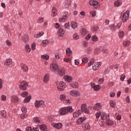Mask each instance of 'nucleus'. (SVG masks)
I'll return each instance as SVG.
<instances>
[{
	"label": "nucleus",
	"mask_w": 131,
	"mask_h": 131,
	"mask_svg": "<svg viewBox=\"0 0 131 131\" xmlns=\"http://www.w3.org/2000/svg\"><path fill=\"white\" fill-rule=\"evenodd\" d=\"M74 112V110L72 106H68L67 107H64L60 109L59 110V115H67L69 113H72Z\"/></svg>",
	"instance_id": "nucleus-1"
},
{
	"label": "nucleus",
	"mask_w": 131,
	"mask_h": 131,
	"mask_svg": "<svg viewBox=\"0 0 131 131\" xmlns=\"http://www.w3.org/2000/svg\"><path fill=\"white\" fill-rule=\"evenodd\" d=\"M93 70H98L102 65V63L100 62H95V58H92L88 63V66L90 67L92 66Z\"/></svg>",
	"instance_id": "nucleus-2"
},
{
	"label": "nucleus",
	"mask_w": 131,
	"mask_h": 131,
	"mask_svg": "<svg viewBox=\"0 0 131 131\" xmlns=\"http://www.w3.org/2000/svg\"><path fill=\"white\" fill-rule=\"evenodd\" d=\"M59 68L60 67H59L57 62H53L52 63L50 66V69L52 72H56V71H58Z\"/></svg>",
	"instance_id": "nucleus-3"
},
{
	"label": "nucleus",
	"mask_w": 131,
	"mask_h": 131,
	"mask_svg": "<svg viewBox=\"0 0 131 131\" xmlns=\"http://www.w3.org/2000/svg\"><path fill=\"white\" fill-rule=\"evenodd\" d=\"M35 107L36 108H39V107H41L42 108H44V107H46V105H45V101H43V100H36L35 102Z\"/></svg>",
	"instance_id": "nucleus-4"
},
{
	"label": "nucleus",
	"mask_w": 131,
	"mask_h": 131,
	"mask_svg": "<svg viewBox=\"0 0 131 131\" xmlns=\"http://www.w3.org/2000/svg\"><path fill=\"white\" fill-rule=\"evenodd\" d=\"M66 89V83L63 81H60L57 85V89L60 92H62L64 89Z\"/></svg>",
	"instance_id": "nucleus-5"
},
{
	"label": "nucleus",
	"mask_w": 131,
	"mask_h": 131,
	"mask_svg": "<svg viewBox=\"0 0 131 131\" xmlns=\"http://www.w3.org/2000/svg\"><path fill=\"white\" fill-rule=\"evenodd\" d=\"M129 18V11H126L122 16V22H126Z\"/></svg>",
	"instance_id": "nucleus-6"
},
{
	"label": "nucleus",
	"mask_w": 131,
	"mask_h": 131,
	"mask_svg": "<svg viewBox=\"0 0 131 131\" xmlns=\"http://www.w3.org/2000/svg\"><path fill=\"white\" fill-rule=\"evenodd\" d=\"M89 4L91 6H93L94 9H99L100 7L99 2L96 1L91 0L89 2Z\"/></svg>",
	"instance_id": "nucleus-7"
},
{
	"label": "nucleus",
	"mask_w": 131,
	"mask_h": 131,
	"mask_svg": "<svg viewBox=\"0 0 131 131\" xmlns=\"http://www.w3.org/2000/svg\"><path fill=\"white\" fill-rule=\"evenodd\" d=\"M122 24V23H121V22H119V23H118V24H117L116 26H115V25H110L109 26H110V28H111L112 30L115 31L116 29H119V28H120Z\"/></svg>",
	"instance_id": "nucleus-8"
},
{
	"label": "nucleus",
	"mask_w": 131,
	"mask_h": 131,
	"mask_svg": "<svg viewBox=\"0 0 131 131\" xmlns=\"http://www.w3.org/2000/svg\"><path fill=\"white\" fill-rule=\"evenodd\" d=\"M108 118H110V115L109 114L101 113V119L102 120H107Z\"/></svg>",
	"instance_id": "nucleus-9"
},
{
	"label": "nucleus",
	"mask_w": 131,
	"mask_h": 131,
	"mask_svg": "<svg viewBox=\"0 0 131 131\" xmlns=\"http://www.w3.org/2000/svg\"><path fill=\"white\" fill-rule=\"evenodd\" d=\"M81 112H84V113H86V114H89L90 113V110L86 108V105L82 104L81 106Z\"/></svg>",
	"instance_id": "nucleus-10"
},
{
	"label": "nucleus",
	"mask_w": 131,
	"mask_h": 131,
	"mask_svg": "<svg viewBox=\"0 0 131 131\" xmlns=\"http://www.w3.org/2000/svg\"><path fill=\"white\" fill-rule=\"evenodd\" d=\"M57 74L59 76H63L65 75V69H64V68H59L57 70Z\"/></svg>",
	"instance_id": "nucleus-11"
},
{
	"label": "nucleus",
	"mask_w": 131,
	"mask_h": 131,
	"mask_svg": "<svg viewBox=\"0 0 131 131\" xmlns=\"http://www.w3.org/2000/svg\"><path fill=\"white\" fill-rule=\"evenodd\" d=\"M70 94L71 96H73V97H78L80 96V93L77 90H73L70 92Z\"/></svg>",
	"instance_id": "nucleus-12"
},
{
	"label": "nucleus",
	"mask_w": 131,
	"mask_h": 131,
	"mask_svg": "<svg viewBox=\"0 0 131 131\" xmlns=\"http://www.w3.org/2000/svg\"><path fill=\"white\" fill-rule=\"evenodd\" d=\"M26 85H27V82H26V81H23L21 82L19 86L20 90L25 91V90L27 89Z\"/></svg>",
	"instance_id": "nucleus-13"
},
{
	"label": "nucleus",
	"mask_w": 131,
	"mask_h": 131,
	"mask_svg": "<svg viewBox=\"0 0 131 131\" xmlns=\"http://www.w3.org/2000/svg\"><path fill=\"white\" fill-rule=\"evenodd\" d=\"M65 34V31L62 29H59L57 32V35L59 37H63Z\"/></svg>",
	"instance_id": "nucleus-14"
},
{
	"label": "nucleus",
	"mask_w": 131,
	"mask_h": 131,
	"mask_svg": "<svg viewBox=\"0 0 131 131\" xmlns=\"http://www.w3.org/2000/svg\"><path fill=\"white\" fill-rule=\"evenodd\" d=\"M52 126L57 129H60V128H62V126H63V125H62V123H58L52 124Z\"/></svg>",
	"instance_id": "nucleus-15"
},
{
	"label": "nucleus",
	"mask_w": 131,
	"mask_h": 131,
	"mask_svg": "<svg viewBox=\"0 0 131 131\" xmlns=\"http://www.w3.org/2000/svg\"><path fill=\"white\" fill-rule=\"evenodd\" d=\"M94 110H101L102 109V104L100 103H97L94 106Z\"/></svg>",
	"instance_id": "nucleus-16"
},
{
	"label": "nucleus",
	"mask_w": 131,
	"mask_h": 131,
	"mask_svg": "<svg viewBox=\"0 0 131 131\" xmlns=\"http://www.w3.org/2000/svg\"><path fill=\"white\" fill-rule=\"evenodd\" d=\"M58 14V10H57V8L56 7H53L52 10V14L51 15L52 17H56Z\"/></svg>",
	"instance_id": "nucleus-17"
},
{
	"label": "nucleus",
	"mask_w": 131,
	"mask_h": 131,
	"mask_svg": "<svg viewBox=\"0 0 131 131\" xmlns=\"http://www.w3.org/2000/svg\"><path fill=\"white\" fill-rule=\"evenodd\" d=\"M49 80H50V74H46L43 78V81L45 83H47V82H48Z\"/></svg>",
	"instance_id": "nucleus-18"
},
{
	"label": "nucleus",
	"mask_w": 131,
	"mask_h": 131,
	"mask_svg": "<svg viewBox=\"0 0 131 131\" xmlns=\"http://www.w3.org/2000/svg\"><path fill=\"white\" fill-rule=\"evenodd\" d=\"M70 85L71 88L73 89H78L79 85H78V83L77 82H74L73 83H71Z\"/></svg>",
	"instance_id": "nucleus-19"
},
{
	"label": "nucleus",
	"mask_w": 131,
	"mask_h": 131,
	"mask_svg": "<svg viewBox=\"0 0 131 131\" xmlns=\"http://www.w3.org/2000/svg\"><path fill=\"white\" fill-rule=\"evenodd\" d=\"M85 119H86L85 117H81L79 118L76 121L77 124H81L83 121H85Z\"/></svg>",
	"instance_id": "nucleus-20"
},
{
	"label": "nucleus",
	"mask_w": 131,
	"mask_h": 131,
	"mask_svg": "<svg viewBox=\"0 0 131 131\" xmlns=\"http://www.w3.org/2000/svg\"><path fill=\"white\" fill-rule=\"evenodd\" d=\"M20 67L22 70H23V71H24L25 72H27V71H28L29 68L27 65L22 63L20 64Z\"/></svg>",
	"instance_id": "nucleus-21"
},
{
	"label": "nucleus",
	"mask_w": 131,
	"mask_h": 131,
	"mask_svg": "<svg viewBox=\"0 0 131 131\" xmlns=\"http://www.w3.org/2000/svg\"><path fill=\"white\" fill-rule=\"evenodd\" d=\"M91 85L94 91H99L100 90V85H96L94 83H91Z\"/></svg>",
	"instance_id": "nucleus-22"
},
{
	"label": "nucleus",
	"mask_w": 131,
	"mask_h": 131,
	"mask_svg": "<svg viewBox=\"0 0 131 131\" xmlns=\"http://www.w3.org/2000/svg\"><path fill=\"white\" fill-rule=\"evenodd\" d=\"M83 128H84L86 130H89L91 129V126L88 123H84L82 125Z\"/></svg>",
	"instance_id": "nucleus-23"
},
{
	"label": "nucleus",
	"mask_w": 131,
	"mask_h": 131,
	"mask_svg": "<svg viewBox=\"0 0 131 131\" xmlns=\"http://www.w3.org/2000/svg\"><path fill=\"white\" fill-rule=\"evenodd\" d=\"M109 103H110V106L111 108H115L116 106V102H115V101L112 100H110Z\"/></svg>",
	"instance_id": "nucleus-24"
},
{
	"label": "nucleus",
	"mask_w": 131,
	"mask_h": 131,
	"mask_svg": "<svg viewBox=\"0 0 131 131\" xmlns=\"http://www.w3.org/2000/svg\"><path fill=\"white\" fill-rule=\"evenodd\" d=\"M38 127L40 130H47V126L45 124L38 125Z\"/></svg>",
	"instance_id": "nucleus-25"
},
{
	"label": "nucleus",
	"mask_w": 131,
	"mask_h": 131,
	"mask_svg": "<svg viewBox=\"0 0 131 131\" xmlns=\"http://www.w3.org/2000/svg\"><path fill=\"white\" fill-rule=\"evenodd\" d=\"M80 114H81V111L78 110V111L73 113V116L74 117L77 118V117H78Z\"/></svg>",
	"instance_id": "nucleus-26"
},
{
	"label": "nucleus",
	"mask_w": 131,
	"mask_h": 131,
	"mask_svg": "<svg viewBox=\"0 0 131 131\" xmlns=\"http://www.w3.org/2000/svg\"><path fill=\"white\" fill-rule=\"evenodd\" d=\"M49 43H50V41L49 40H44L42 41V43H41V46H42L43 47H47V46H48V45H49Z\"/></svg>",
	"instance_id": "nucleus-27"
},
{
	"label": "nucleus",
	"mask_w": 131,
	"mask_h": 131,
	"mask_svg": "<svg viewBox=\"0 0 131 131\" xmlns=\"http://www.w3.org/2000/svg\"><path fill=\"white\" fill-rule=\"evenodd\" d=\"M64 79L66 81H67V82H71L72 81V77L69 76H66L64 77Z\"/></svg>",
	"instance_id": "nucleus-28"
},
{
	"label": "nucleus",
	"mask_w": 131,
	"mask_h": 131,
	"mask_svg": "<svg viewBox=\"0 0 131 131\" xmlns=\"http://www.w3.org/2000/svg\"><path fill=\"white\" fill-rule=\"evenodd\" d=\"M11 100L12 102H14V103H17L19 101V98L16 96H13L11 97Z\"/></svg>",
	"instance_id": "nucleus-29"
},
{
	"label": "nucleus",
	"mask_w": 131,
	"mask_h": 131,
	"mask_svg": "<svg viewBox=\"0 0 131 131\" xmlns=\"http://www.w3.org/2000/svg\"><path fill=\"white\" fill-rule=\"evenodd\" d=\"M106 123L107 125H113L114 121L110 120V118H108L107 120L106 121Z\"/></svg>",
	"instance_id": "nucleus-30"
},
{
	"label": "nucleus",
	"mask_w": 131,
	"mask_h": 131,
	"mask_svg": "<svg viewBox=\"0 0 131 131\" xmlns=\"http://www.w3.org/2000/svg\"><path fill=\"white\" fill-rule=\"evenodd\" d=\"M12 59H7L6 60V61L5 62V65L6 66H9V65H11L12 64Z\"/></svg>",
	"instance_id": "nucleus-31"
},
{
	"label": "nucleus",
	"mask_w": 131,
	"mask_h": 131,
	"mask_svg": "<svg viewBox=\"0 0 131 131\" xmlns=\"http://www.w3.org/2000/svg\"><path fill=\"white\" fill-rule=\"evenodd\" d=\"M66 52L67 55L69 56V57H70V56L72 55V51L71 50V49H70V48L67 49Z\"/></svg>",
	"instance_id": "nucleus-32"
},
{
	"label": "nucleus",
	"mask_w": 131,
	"mask_h": 131,
	"mask_svg": "<svg viewBox=\"0 0 131 131\" xmlns=\"http://www.w3.org/2000/svg\"><path fill=\"white\" fill-rule=\"evenodd\" d=\"M30 100H31V96H27L24 99V102H25V103H29V102H30Z\"/></svg>",
	"instance_id": "nucleus-33"
},
{
	"label": "nucleus",
	"mask_w": 131,
	"mask_h": 131,
	"mask_svg": "<svg viewBox=\"0 0 131 131\" xmlns=\"http://www.w3.org/2000/svg\"><path fill=\"white\" fill-rule=\"evenodd\" d=\"M29 39V37L27 35H25L23 37V40L25 43L27 42Z\"/></svg>",
	"instance_id": "nucleus-34"
},
{
	"label": "nucleus",
	"mask_w": 131,
	"mask_h": 131,
	"mask_svg": "<svg viewBox=\"0 0 131 131\" xmlns=\"http://www.w3.org/2000/svg\"><path fill=\"white\" fill-rule=\"evenodd\" d=\"M81 34H82V35L84 36V35H86V34H88V31L85 29H81Z\"/></svg>",
	"instance_id": "nucleus-35"
},
{
	"label": "nucleus",
	"mask_w": 131,
	"mask_h": 131,
	"mask_svg": "<svg viewBox=\"0 0 131 131\" xmlns=\"http://www.w3.org/2000/svg\"><path fill=\"white\" fill-rule=\"evenodd\" d=\"M123 45L125 47H128L130 45V42L129 40H126L123 42Z\"/></svg>",
	"instance_id": "nucleus-36"
},
{
	"label": "nucleus",
	"mask_w": 131,
	"mask_h": 131,
	"mask_svg": "<svg viewBox=\"0 0 131 131\" xmlns=\"http://www.w3.org/2000/svg\"><path fill=\"white\" fill-rule=\"evenodd\" d=\"M66 20H67V18L66 16H63L61 18L59 19V22H66Z\"/></svg>",
	"instance_id": "nucleus-37"
},
{
	"label": "nucleus",
	"mask_w": 131,
	"mask_h": 131,
	"mask_svg": "<svg viewBox=\"0 0 131 131\" xmlns=\"http://www.w3.org/2000/svg\"><path fill=\"white\" fill-rule=\"evenodd\" d=\"M71 27H72L73 29H75V28L77 27V23L75 21H72L71 23Z\"/></svg>",
	"instance_id": "nucleus-38"
},
{
	"label": "nucleus",
	"mask_w": 131,
	"mask_h": 131,
	"mask_svg": "<svg viewBox=\"0 0 131 131\" xmlns=\"http://www.w3.org/2000/svg\"><path fill=\"white\" fill-rule=\"evenodd\" d=\"M41 59H44L45 60H49L50 59V56L46 55H41Z\"/></svg>",
	"instance_id": "nucleus-39"
},
{
	"label": "nucleus",
	"mask_w": 131,
	"mask_h": 131,
	"mask_svg": "<svg viewBox=\"0 0 131 131\" xmlns=\"http://www.w3.org/2000/svg\"><path fill=\"white\" fill-rule=\"evenodd\" d=\"M120 6H121V3H120V2L117 1L114 2L115 7H119Z\"/></svg>",
	"instance_id": "nucleus-40"
},
{
	"label": "nucleus",
	"mask_w": 131,
	"mask_h": 131,
	"mask_svg": "<svg viewBox=\"0 0 131 131\" xmlns=\"http://www.w3.org/2000/svg\"><path fill=\"white\" fill-rule=\"evenodd\" d=\"M26 113H24L20 115V118H21V119H24V118L28 117V115L26 114Z\"/></svg>",
	"instance_id": "nucleus-41"
},
{
	"label": "nucleus",
	"mask_w": 131,
	"mask_h": 131,
	"mask_svg": "<svg viewBox=\"0 0 131 131\" xmlns=\"http://www.w3.org/2000/svg\"><path fill=\"white\" fill-rule=\"evenodd\" d=\"M82 63H83L84 64H85L86 63H88V62H89V58H88L87 57H84L82 59Z\"/></svg>",
	"instance_id": "nucleus-42"
},
{
	"label": "nucleus",
	"mask_w": 131,
	"mask_h": 131,
	"mask_svg": "<svg viewBox=\"0 0 131 131\" xmlns=\"http://www.w3.org/2000/svg\"><path fill=\"white\" fill-rule=\"evenodd\" d=\"M42 35H43V33H39L38 34L35 35L34 37L35 38H38V37H40L41 36H42Z\"/></svg>",
	"instance_id": "nucleus-43"
},
{
	"label": "nucleus",
	"mask_w": 131,
	"mask_h": 131,
	"mask_svg": "<svg viewBox=\"0 0 131 131\" xmlns=\"http://www.w3.org/2000/svg\"><path fill=\"white\" fill-rule=\"evenodd\" d=\"M25 49L27 53H30V51H31V49L30 48V47L29 46V45H26L25 46Z\"/></svg>",
	"instance_id": "nucleus-44"
},
{
	"label": "nucleus",
	"mask_w": 131,
	"mask_h": 131,
	"mask_svg": "<svg viewBox=\"0 0 131 131\" xmlns=\"http://www.w3.org/2000/svg\"><path fill=\"white\" fill-rule=\"evenodd\" d=\"M119 37H121V38H122V37L124 36V32H123V31H120L119 32Z\"/></svg>",
	"instance_id": "nucleus-45"
},
{
	"label": "nucleus",
	"mask_w": 131,
	"mask_h": 131,
	"mask_svg": "<svg viewBox=\"0 0 131 131\" xmlns=\"http://www.w3.org/2000/svg\"><path fill=\"white\" fill-rule=\"evenodd\" d=\"M21 96L23 97V98H25V97H27L28 96V92L25 91L21 93Z\"/></svg>",
	"instance_id": "nucleus-46"
},
{
	"label": "nucleus",
	"mask_w": 131,
	"mask_h": 131,
	"mask_svg": "<svg viewBox=\"0 0 131 131\" xmlns=\"http://www.w3.org/2000/svg\"><path fill=\"white\" fill-rule=\"evenodd\" d=\"M92 40H93V41H98V37H97V36L96 35H93L92 37Z\"/></svg>",
	"instance_id": "nucleus-47"
},
{
	"label": "nucleus",
	"mask_w": 131,
	"mask_h": 131,
	"mask_svg": "<svg viewBox=\"0 0 131 131\" xmlns=\"http://www.w3.org/2000/svg\"><path fill=\"white\" fill-rule=\"evenodd\" d=\"M1 115L3 117H7V112L5 111H1Z\"/></svg>",
	"instance_id": "nucleus-48"
},
{
	"label": "nucleus",
	"mask_w": 131,
	"mask_h": 131,
	"mask_svg": "<svg viewBox=\"0 0 131 131\" xmlns=\"http://www.w3.org/2000/svg\"><path fill=\"white\" fill-rule=\"evenodd\" d=\"M73 38H74L75 40H77V39L79 38V36L77 34H74L73 35Z\"/></svg>",
	"instance_id": "nucleus-49"
},
{
	"label": "nucleus",
	"mask_w": 131,
	"mask_h": 131,
	"mask_svg": "<svg viewBox=\"0 0 131 131\" xmlns=\"http://www.w3.org/2000/svg\"><path fill=\"white\" fill-rule=\"evenodd\" d=\"M64 62H66V63H71V58H64L63 59Z\"/></svg>",
	"instance_id": "nucleus-50"
},
{
	"label": "nucleus",
	"mask_w": 131,
	"mask_h": 131,
	"mask_svg": "<svg viewBox=\"0 0 131 131\" xmlns=\"http://www.w3.org/2000/svg\"><path fill=\"white\" fill-rule=\"evenodd\" d=\"M44 21H45V19L43 17H39L37 21L38 23H39V24L42 23Z\"/></svg>",
	"instance_id": "nucleus-51"
},
{
	"label": "nucleus",
	"mask_w": 131,
	"mask_h": 131,
	"mask_svg": "<svg viewBox=\"0 0 131 131\" xmlns=\"http://www.w3.org/2000/svg\"><path fill=\"white\" fill-rule=\"evenodd\" d=\"M60 99L61 101H65L66 100V96L64 95H61L60 96Z\"/></svg>",
	"instance_id": "nucleus-52"
},
{
	"label": "nucleus",
	"mask_w": 131,
	"mask_h": 131,
	"mask_svg": "<svg viewBox=\"0 0 131 131\" xmlns=\"http://www.w3.org/2000/svg\"><path fill=\"white\" fill-rule=\"evenodd\" d=\"M64 27L65 29H69V28H70V25H69V23L65 24Z\"/></svg>",
	"instance_id": "nucleus-53"
},
{
	"label": "nucleus",
	"mask_w": 131,
	"mask_h": 131,
	"mask_svg": "<svg viewBox=\"0 0 131 131\" xmlns=\"http://www.w3.org/2000/svg\"><path fill=\"white\" fill-rule=\"evenodd\" d=\"M101 114L102 113H101L100 112L96 113L95 115L96 118L97 119L100 118V116H101Z\"/></svg>",
	"instance_id": "nucleus-54"
},
{
	"label": "nucleus",
	"mask_w": 131,
	"mask_h": 131,
	"mask_svg": "<svg viewBox=\"0 0 131 131\" xmlns=\"http://www.w3.org/2000/svg\"><path fill=\"white\" fill-rule=\"evenodd\" d=\"M21 111L23 112V113H26V112H27V109L26 107H25V106H23L21 107Z\"/></svg>",
	"instance_id": "nucleus-55"
},
{
	"label": "nucleus",
	"mask_w": 131,
	"mask_h": 131,
	"mask_svg": "<svg viewBox=\"0 0 131 131\" xmlns=\"http://www.w3.org/2000/svg\"><path fill=\"white\" fill-rule=\"evenodd\" d=\"M102 53H103V54H108V53H109V50L104 48L103 50H102Z\"/></svg>",
	"instance_id": "nucleus-56"
},
{
	"label": "nucleus",
	"mask_w": 131,
	"mask_h": 131,
	"mask_svg": "<svg viewBox=\"0 0 131 131\" xmlns=\"http://www.w3.org/2000/svg\"><path fill=\"white\" fill-rule=\"evenodd\" d=\"M34 121L35 122H36V123H39L40 122V121L38 119V118L37 117H35L34 118Z\"/></svg>",
	"instance_id": "nucleus-57"
},
{
	"label": "nucleus",
	"mask_w": 131,
	"mask_h": 131,
	"mask_svg": "<svg viewBox=\"0 0 131 131\" xmlns=\"http://www.w3.org/2000/svg\"><path fill=\"white\" fill-rule=\"evenodd\" d=\"M94 53L96 54H99L100 53V49H99V48L95 49V50L94 51Z\"/></svg>",
	"instance_id": "nucleus-58"
},
{
	"label": "nucleus",
	"mask_w": 131,
	"mask_h": 131,
	"mask_svg": "<svg viewBox=\"0 0 131 131\" xmlns=\"http://www.w3.org/2000/svg\"><path fill=\"white\" fill-rule=\"evenodd\" d=\"M91 52H92V48H88L86 49V52L88 54H91Z\"/></svg>",
	"instance_id": "nucleus-59"
},
{
	"label": "nucleus",
	"mask_w": 131,
	"mask_h": 131,
	"mask_svg": "<svg viewBox=\"0 0 131 131\" xmlns=\"http://www.w3.org/2000/svg\"><path fill=\"white\" fill-rule=\"evenodd\" d=\"M110 97H111V98H113L114 97H115V93L111 92L110 93Z\"/></svg>",
	"instance_id": "nucleus-60"
},
{
	"label": "nucleus",
	"mask_w": 131,
	"mask_h": 131,
	"mask_svg": "<svg viewBox=\"0 0 131 131\" xmlns=\"http://www.w3.org/2000/svg\"><path fill=\"white\" fill-rule=\"evenodd\" d=\"M90 14L92 15V17H95L96 16V11H92L90 12Z\"/></svg>",
	"instance_id": "nucleus-61"
},
{
	"label": "nucleus",
	"mask_w": 131,
	"mask_h": 131,
	"mask_svg": "<svg viewBox=\"0 0 131 131\" xmlns=\"http://www.w3.org/2000/svg\"><path fill=\"white\" fill-rule=\"evenodd\" d=\"M26 131H33L31 127H27L26 128Z\"/></svg>",
	"instance_id": "nucleus-62"
},
{
	"label": "nucleus",
	"mask_w": 131,
	"mask_h": 131,
	"mask_svg": "<svg viewBox=\"0 0 131 131\" xmlns=\"http://www.w3.org/2000/svg\"><path fill=\"white\" fill-rule=\"evenodd\" d=\"M7 97L5 95L1 96V100L2 101H6Z\"/></svg>",
	"instance_id": "nucleus-63"
},
{
	"label": "nucleus",
	"mask_w": 131,
	"mask_h": 131,
	"mask_svg": "<svg viewBox=\"0 0 131 131\" xmlns=\"http://www.w3.org/2000/svg\"><path fill=\"white\" fill-rule=\"evenodd\" d=\"M33 131H39V128L38 127V125H37V127H33Z\"/></svg>",
	"instance_id": "nucleus-64"
}]
</instances>
